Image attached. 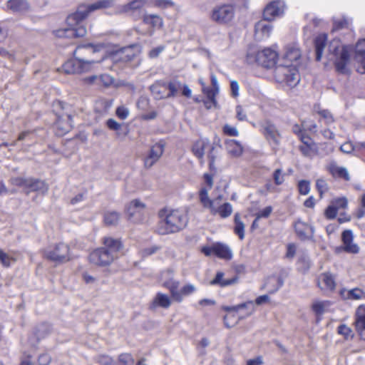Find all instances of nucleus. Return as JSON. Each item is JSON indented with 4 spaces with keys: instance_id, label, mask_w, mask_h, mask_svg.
Returning <instances> with one entry per match:
<instances>
[{
    "instance_id": "28",
    "label": "nucleus",
    "mask_w": 365,
    "mask_h": 365,
    "mask_svg": "<svg viewBox=\"0 0 365 365\" xmlns=\"http://www.w3.org/2000/svg\"><path fill=\"white\" fill-rule=\"evenodd\" d=\"M214 255L224 259H230L232 257L230 248L227 245L222 243L214 244Z\"/></svg>"
},
{
    "instance_id": "3",
    "label": "nucleus",
    "mask_w": 365,
    "mask_h": 365,
    "mask_svg": "<svg viewBox=\"0 0 365 365\" xmlns=\"http://www.w3.org/2000/svg\"><path fill=\"white\" fill-rule=\"evenodd\" d=\"M160 219L157 231L160 235L174 233L183 229L187 222L186 214L180 210L162 209L158 212Z\"/></svg>"
},
{
    "instance_id": "30",
    "label": "nucleus",
    "mask_w": 365,
    "mask_h": 365,
    "mask_svg": "<svg viewBox=\"0 0 365 365\" xmlns=\"http://www.w3.org/2000/svg\"><path fill=\"white\" fill-rule=\"evenodd\" d=\"M147 3V0H133L120 6L119 11L122 13H133L142 9Z\"/></svg>"
},
{
    "instance_id": "43",
    "label": "nucleus",
    "mask_w": 365,
    "mask_h": 365,
    "mask_svg": "<svg viewBox=\"0 0 365 365\" xmlns=\"http://www.w3.org/2000/svg\"><path fill=\"white\" fill-rule=\"evenodd\" d=\"M299 148L302 155L308 158L313 157L317 153V145L315 143L301 145Z\"/></svg>"
},
{
    "instance_id": "6",
    "label": "nucleus",
    "mask_w": 365,
    "mask_h": 365,
    "mask_svg": "<svg viewBox=\"0 0 365 365\" xmlns=\"http://www.w3.org/2000/svg\"><path fill=\"white\" fill-rule=\"evenodd\" d=\"M278 58V53L276 51L266 48L261 51L255 48H250L246 54L245 60L247 63H257L262 67L270 68L275 66Z\"/></svg>"
},
{
    "instance_id": "44",
    "label": "nucleus",
    "mask_w": 365,
    "mask_h": 365,
    "mask_svg": "<svg viewBox=\"0 0 365 365\" xmlns=\"http://www.w3.org/2000/svg\"><path fill=\"white\" fill-rule=\"evenodd\" d=\"M120 219V214L115 211H108L104 215V222L108 225H116Z\"/></svg>"
},
{
    "instance_id": "8",
    "label": "nucleus",
    "mask_w": 365,
    "mask_h": 365,
    "mask_svg": "<svg viewBox=\"0 0 365 365\" xmlns=\"http://www.w3.org/2000/svg\"><path fill=\"white\" fill-rule=\"evenodd\" d=\"M163 285L169 289L172 299L177 302H181L184 297L190 295L196 291V287L191 284H185L179 290L180 282L173 279L164 282Z\"/></svg>"
},
{
    "instance_id": "35",
    "label": "nucleus",
    "mask_w": 365,
    "mask_h": 365,
    "mask_svg": "<svg viewBox=\"0 0 365 365\" xmlns=\"http://www.w3.org/2000/svg\"><path fill=\"white\" fill-rule=\"evenodd\" d=\"M327 36L325 34L319 35L315 39L316 60L319 61L325 47Z\"/></svg>"
},
{
    "instance_id": "17",
    "label": "nucleus",
    "mask_w": 365,
    "mask_h": 365,
    "mask_svg": "<svg viewBox=\"0 0 365 365\" xmlns=\"http://www.w3.org/2000/svg\"><path fill=\"white\" fill-rule=\"evenodd\" d=\"M300 57L301 51L296 44L287 45L282 54L283 63L295 64L297 66Z\"/></svg>"
},
{
    "instance_id": "31",
    "label": "nucleus",
    "mask_w": 365,
    "mask_h": 365,
    "mask_svg": "<svg viewBox=\"0 0 365 365\" xmlns=\"http://www.w3.org/2000/svg\"><path fill=\"white\" fill-rule=\"evenodd\" d=\"M210 79L212 88L204 87V93L210 99L212 103H215V96L219 92L218 82L214 74H211Z\"/></svg>"
},
{
    "instance_id": "10",
    "label": "nucleus",
    "mask_w": 365,
    "mask_h": 365,
    "mask_svg": "<svg viewBox=\"0 0 365 365\" xmlns=\"http://www.w3.org/2000/svg\"><path fill=\"white\" fill-rule=\"evenodd\" d=\"M12 185L21 187L29 192H38L46 194L48 190V185L43 180L34 178H14L11 180Z\"/></svg>"
},
{
    "instance_id": "36",
    "label": "nucleus",
    "mask_w": 365,
    "mask_h": 365,
    "mask_svg": "<svg viewBox=\"0 0 365 365\" xmlns=\"http://www.w3.org/2000/svg\"><path fill=\"white\" fill-rule=\"evenodd\" d=\"M16 262L14 252H6L0 248V263L4 267H9Z\"/></svg>"
},
{
    "instance_id": "23",
    "label": "nucleus",
    "mask_w": 365,
    "mask_h": 365,
    "mask_svg": "<svg viewBox=\"0 0 365 365\" xmlns=\"http://www.w3.org/2000/svg\"><path fill=\"white\" fill-rule=\"evenodd\" d=\"M339 294L343 299L365 300V291L361 288L341 289Z\"/></svg>"
},
{
    "instance_id": "48",
    "label": "nucleus",
    "mask_w": 365,
    "mask_h": 365,
    "mask_svg": "<svg viewBox=\"0 0 365 365\" xmlns=\"http://www.w3.org/2000/svg\"><path fill=\"white\" fill-rule=\"evenodd\" d=\"M317 113L320 116V120H323L326 124L329 125L334 123V117L328 110L320 109L317 110Z\"/></svg>"
},
{
    "instance_id": "21",
    "label": "nucleus",
    "mask_w": 365,
    "mask_h": 365,
    "mask_svg": "<svg viewBox=\"0 0 365 365\" xmlns=\"http://www.w3.org/2000/svg\"><path fill=\"white\" fill-rule=\"evenodd\" d=\"M262 132L268 141L275 145L278 144L279 133L274 124L269 121H264L262 124Z\"/></svg>"
},
{
    "instance_id": "53",
    "label": "nucleus",
    "mask_w": 365,
    "mask_h": 365,
    "mask_svg": "<svg viewBox=\"0 0 365 365\" xmlns=\"http://www.w3.org/2000/svg\"><path fill=\"white\" fill-rule=\"evenodd\" d=\"M348 201L346 197H339L332 202V205L339 209H345L347 207Z\"/></svg>"
},
{
    "instance_id": "57",
    "label": "nucleus",
    "mask_w": 365,
    "mask_h": 365,
    "mask_svg": "<svg viewBox=\"0 0 365 365\" xmlns=\"http://www.w3.org/2000/svg\"><path fill=\"white\" fill-rule=\"evenodd\" d=\"M296 251H297V246L294 243H289L287 245V252H286V257L287 259H293L294 257L295 256V254H296Z\"/></svg>"
},
{
    "instance_id": "52",
    "label": "nucleus",
    "mask_w": 365,
    "mask_h": 365,
    "mask_svg": "<svg viewBox=\"0 0 365 365\" xmlns=\"http://www.w3.org/2000/svg\"><path fill=\"white\" fill-rule=\"evenodd\" d=\"M273 179L277 185H282L284 181V175L282 169H277L273 173Z\"/></svg>"
},
{
    "instance_id": "24",
    "label": "nucleus",
    "mask_w": 365,
    "mask_h": 365,
    "mask_svg": "<svg viewBox=\"0 0 365 365\" xmlns=\"http://www.w3.org/2000/svg\"><path fill=\"white\" fill-rule=\"evenodd\" d=\"M232 210V206L230 203L225 202L220 205L219 200H217L216 203L214 204L210 211L212 215H219L222 218H227L231 215Z\"/></svg>"
},
{
    "instance_id": "61",
    "label": "nucleus",
    "mask_w": 365,
    "mask_h": 365,
    "mask_svg": "<svg viewBox=\"0 0 365 365\" xmlns=\"http://www.w3.org/2000/svg\"><path fill=\"white\" fill-rule=\"evenodd\" d=\"M272 212V207L267 206L257 214V219L268 217Z\"/></svg>"
},
{
    "instance_id": "20",
    "label": "nucleus",
    "mask_w": 365,
    "mask_h": 365,
    "mask_svg": "<svg viewBox=\"0 0 365 365\" xmlns=\"http://www.w3.org/2000/svg\"><path fill=\"white\" fill-rule=\"evenodd\" d=\"M317 285L322 291L333 292L336 288L335 277L330 272H324L319 275Z\"/></svg>"
},
{
    "instance_id": "59",
    "label": "nucleus",
    "mask_w": 365,
    "mask_h": 365,
    "mask_svg": "<svg viewBox=\"0 0 365 365\" xmlns=\"http://www.w3.org/2000/svg\"><path fill=\"white\" fill-rule=\"evenodd\" d=\"M337 207L331 205L326 209L324 214L328 219H334L337 215Z\"/></svg>"
},
{
    "instance_id": "49",
    "label": "nucleus",
    "mask_w": 365,
    "mask_h": 365,
    "mask_svg": "<svg viewBox=\"0 0 365 365\" xmlns=\"http://www.w3.org/2000/svg\"><path fill=\"white\" fill-rule=\"evenodd\" d=\"M316 187L319 193L320 198L322 197L323 195L327 192L329 190L328 184L324 179H318L316 182Z\"/></svg>"
},
{
    "instance_id": "47",
    "label": "nucleus",
    "mask_w": 365,
    "mask_h": 365,
    "mask_svg": "<svg viewBox=\"0 0 365 365\" xmlns=\"http://www.w3.org/2000/svg\"><path fill=\"white\" fill-rule=\"evenodd\" d=\"M283 280L279 277H272L268 279V281L266 284L267 287H269L270 284H274V287L271 288L269 292L274 293L277 292L281 287L283 285Z\"/></svg>"
},
{
    "instance_id": "37",
    "label": "nucleus",
    "mask_w": 365,
    "mask_h": 365,
    "mask_svg": "<svg viewBox=\"0 0 365 365\" xmlns=\"http://www.w3.org/2000/svg\"><path fill=\"white\" fill-rule=\"evenodd\" d=\"M331 305V302L328 300L315 301L312 303V309L317 315H322L327 312Z\"/></svg>"
},
{
    "instance_id": "19",
    "label": "nucleus",
    "mask_w": 365,
    "mask_h": 365,
    "mask_svg": "<svg viewBox=\"0 0 365 365\" xmlns=\"http://www.w3.org/2000/svg\"><path fill=\"white\" fill-rule=\"evenodd\" d=\"M264 18L256 23L255 26V36L257 40H263L269 38L272 31L273 26Z\"/></svg>"
},
{
    "instance_id": "5",
    "label": "nucleus",
    "mask_w": 365,
    "mask_h": 365,
    "mask_svg": "<svg viewBox=\"0 0 365 365\" xmlns=\"http://www.w3.org/2000/svg\"><path fill=\"white\" fill-rule=\"evenodd\" d=\"M352 51L351 46L342 45L339 39H334L329 42L327 58L334 63L337 72L343 74L349 73L348 66Z\"/></svg>"
},
{
    "instance_id": "34",
    "label": "nucleus",
    "mask_w": 365,
    "mask_h": 365,
    "mask_svg": "<svg viewBox=\"0 0 365 365\" xmlns=\"http://www.w3.org/2000/svg\"><path fill=\"white\" fill-rule=\"evenodd\" d=\"M356 327L359 331L365 330V305L358 307L356 311Z\"/></svg>"
},
{
    "instance_id": "55",
    "label": "nucleus",
    "mask_w": 365,
    "mask_h": 365,
    "mask_svg": "<svg viewBox=\"0 0 365 365\" xmlns=\"http://www.w3.org/2000/svg\"><path fill=\"white\" fill-rule=\"evenodd\" d=\"M338 332L343 335L346 339L352 336L351 329L345 324H341L338 327Z\"/></svg>"
},
{
    "instance_id": "25",
    "label": "nucleus",
    "mask_w": 365,
    "mask_h": 365,
    "mask_svg": "<svg viewBox=\"0 0 365 365\" xmlns=\"http://www.w3.org/2000/svg\"><path fill=\"white\" fill-rule=\"evenodd\" d=\"M6 6L13 12L21 14L31 10L30 4L26 0H9Z\"/></svg>"
},
{
    "instance_id": "38",
    "label": "nucleus",
    "mask_w": 365,
    "mask_h": 365,
    "mask_svg": "<svg viewBox=\"0 0 365 365\" xmlns=\"http://www.w3.org/2000/svg\"><path fill=\"white\" fill-rule=\"evenodd\" d=\"M209 190L207 187H201L199 191V199L203 207L210 210L217 199L210 200L208 196Z\"/></svg>"
},
{
    "instance_id": "51",
    "label": "nucleus",
    "mask_w": 365,
    "mask_h": 365,
    "mask_svg": "<svg viewBox=\"0 0 365 365\" xmlns=\"http://www.w3.org/2000/svg\"><path fill=\"white\" fill-rule=\"evenodd\" d=\"M119 365H134L135 360L130 354H122L118 357Z\"/></svg>"
},
{
    "instance_id": "1",
    "label": "nucleus",
    "mask_w": 365,
    "mask_h": 365,
    "mask_svg": "<svg viewBox=\"0 0 365 365\" xmlns=\"http://www.w3.org/2000/svg\"><path fill=\"white\" fill-rule=\"evenodd\" d=\"M114 5L113 0H100L91 4H80L76 11L67 18V27L56 30L55 35L58 38H79L84 36L87 30L83 21L93 12L110 8Z\"/></svg>"
},
{
    "instance_id": "40",
    "label": "nucleus",
    "mask_w": 365,
    "mask_h": 365,
    "mask_svg": "<svg viewBox=\"0 0 365 365\" xmlns=\"http://www.w3.org/2000/svg\"><path fill=\"white\" fill-rule=\"evenodd\" d=\"M68 121L67 122H63L61 118H58L56 122L55 129L57 135H63L70 130L72 125L71 124V118L69 115L68 116Z\"/></svg>"
},
{
    "instance_id": "64",
    "label": "nucleus",
    "mask_w": 365,
    "mask_h": 365,
    "mask_svg": "<svg viewBox=\"0 0 365 365\" xmlns=\"http://www.w3.org/2000/svg\"><path fill=\"white\" fill-rule=\"evenodd\" d=\"M32 356L29 354L24 353L21 358L20 365H34L31 361Z\"/></svg>"
},
{
    "instance_id": "42",
    "label": "nucleus",
    "mask_w": 365,
    "mask_h": 365,
    "mask_svg": "<svg viewBox=\"0 0 365 365\" xmlns=\"http://www.w3.org/2000/svg\"><path fill=\"white\" fill-rule=\"evenodd\" d=\"M235 227L234 232L238 235L240 240H243L245 237V225L240 219L239 213L235 215Z\"/></svg>"
},
{
    "instance_id": "46",
    "label": "nucleus",
    "mask_w": 365,
    "mask_h": 365,
    "mask_svg": "<svg viewBox=\"0 0 365 365\" xmlns=\"http://www.w3.org/2000/svg\"><path fill=\"white\" fill-rule=\"evenodd\" d=\"M167 87L169 90V93L167 95V97L170 98L177 96L178 91L182 89V84L180 81H173L168 83Z\"/></svg>"
},
{
    "instance_id": "63",
    "label": "nucleus",
    "mask_w": 365,
    "mask_h": 365,
    "mask_svg": "<svg viewBox=\"0 0 365 365\" xmlns=\"http://www.w3.org/2000/svg\"><path fill=\"white\" fill-rule=\"evenodd\" d=\"M354 149L355 147L351 142H346L340 147L341 151L344 153H351Z\"/></svg>"
},
{
    "instance_id": "41",
    "label": "nucleus",
    "mask_w": 365,
    "mask_h": 365,
    "mask_svg": "<svg viewBox=\"0 0 365 365\" xmlns=\"http://www.w3.org/2000/svg\"><path fill=\"white\" fill-rule=\"evenodd\" d=\"M153 303L158 307L167 309L171 304V299L167 294L158 293Z\"/></svg>"
},
{
    "instance_id": "26",
    "label": "nucleus",
    "mask_w": 365,
    "mask_h": 365,
    "mask_svg": "<svg viewBox=\"0 0 365 365\" xmlns=\"http://www.w3.org/2000/svg\"><path fill=\"white\" fill-rule=\"evenodd\" d=\"M328 170L334 178H343L346 181L350 180L349 174L346 168L338 166L335 162L329 163Z\"/></svg>"
},
{
    "instance_id": "33",
    "label": "nucleus",
    "mask_w": 365,
    "mask_h": 365,
    "mask_svg": "<svg viewBox=\"0 0 365 365\" xmlns=\"http://www.w3.org/2000/svg\"><path fill=\"white\" fill-rule=\"evenodd\" d=\"M209 145L207 140L200 139L195 141L192 145L193 154L199 159L202 160L205 155V149Z\"/></svg>"
},
{
    "instance_id": "50",
    "label": "nucleus",
    "mask_w": 365,
    "mask_h": 365,
    "mask_svg": "<svg viewBox=\"0 0 365 365\" xmlns=\"http://www.w3.org/2000/svg\"><path fill=\"white\" fill-rule=\"evenodd\" d=\"M114 83L113 76L108 74H103L98 76V85H102L105 87H109Z\"/></svg>"
},
{
    "instance_id": "12",
    "label": "nucleus",
    "mask_w": 365,
    "mask_h": 365,
    "mask_svg": "<svg viewBox=\"0 0 365 365\" xmlns=\"http://www.w3.org/2000/svg\"><path fill=\"white\" fill-rule=\"evenodd\" d=\"M140 53V48L138 46H130L123 48L114 53L110 57L106 58V60L110 59L114 63L118 62H128L133 60Z\"/></svg>"
},
{
    "instance_id": "9",
    "label": "nucleus",
    "mask_w": 365,
    "mask_h": 365,
    "mask_svg": "<svg viewBox=\"0 0 365 365\" xmlns=\"http://www.w3.org/2000/svg\"><path fill=\"white\" fill-rule=\"evenodd\" d=\"M44 256L48 259L57 263L68 262L72 257L69 246L64 243H58L48 247L44 250Z\"/></svg>"
},
{
    "instance_id": "16",
    "label": "nucleus",
    "mask_w": 365,
    "mask_h": 365,
    "mask_svg": "<svg viewBox=\"0 0 365 365\" xmlns=\"http://www.w3.org/2000/svg\"><path fill=\"white\" fill-rule=\"evenodd\" d=\"M223 309L226 312H240L245 311L243 313H240L239 319H243L247 317L251 316L255 311V303L252 301H247L235 306L224 307Z\"/></svg>"
},
{
    "instance_id": "18",
    "label": "nucleus",
    "mask_w": 365,
    "mask_h": 365,
    "mask_svg": "<svg viewBox=\"0 0 365 365\" xmlns=\"http://www.w3.org/2000/svg\"><path fill=\"white\" fill-rule=\"evenodd\" d=\"M164 151V145L160 143H155L150 149L148 155L144 158V164L146 168H151L157 163L162 156Z\"/></svg>"
},
{
    "instance_id": "15",
    "label": "nucleus",
    "mask_w": 365,
    "mask_h": 365,
    "mask_svg": "<svg viewBox=\"0 0 365 365\" xmlns=\"http://www.w3.org/2000/svg\"><path fill=\"white\" fill-rule=\"evenodd\" d=\"M342 245L339 250H341L349 254H357L360 248L359 245L354 242V235L351 230H346L341 234Z\"/></svg>"
},
{
    "instance_id": "2",
    "label": "nucleus",
    "mask_w": 365,
    "mask_h": 365,
    "mask_svg": "<svg viewBox=\"0 0 365 365\" xmlns=\"http://www.w3.org/2000/svg\"><path fill=\"white\" fill-rule=\"evenodd\" d=\"M102 244L103 246L93 250L88 259L93 264L100 267L109 266L120 257L123 245L120 239L112 237H103Z\"/></svg>"
},
{
    "instance_id": "4",
    "label": "nucleus",
    "mask_w": 365,
    "mask_h": 365,
    "mask_svg": "<svg viewBox=\"0 0 365 365\" xmlns=\"http://www.w3.org/2000/svg\"><path fill=\"white\" fill-rule=\"evenodd\" d=\"M99 46H94L92 44L80 45L74 51L75 58L67 61L62 66L66 73H81L88 72L93 68L95 63H99L101 60H87L82 56L84 53H90L98 51Z\"/></svg>"
},
{
    "instance_id": "27",
    "label": "nucleus",
    "mask_w": 365,
    "mask_h": 365,
    "mask_svg": "<svg viewBox=\"0 0 365 365\" xmlns=\"http://www.w3.org/2000/svg\"><path fill=\"white\" fill-rule=\"evenodd\" d=\"M225 148L228 154L234 158L240 157L243 152L242 145L235 140H227L225 141Z\"/></svg>"
},
{
    "instance_id": "32",
    "label": "nucleus",
    "mask_w": 365,
    "mask_h": 365,
    "mask_svg": "<svg viewBox=\"0 0 365 365\" xmlns=\"http://www.w3.org/2000/svg\"><path fill=\"white\" fill-rule=\"evenodd\" d=\"M224 273L222 272H217L215 277L210 281L211 285H218L222 287H227L237 282V278L233 277L231 279H224Z\"/></svg>"
},
{
    "instance_id": "56",
    "label": "nucleus",
    "mask_w": 365,
    "mask_h": 365,
    "mask_svg": "<svg viewBox=\"0 0 365 365\" xmlns=\"http://www.w3.org/2000/svg\"><path fill=\"white\" fill-rule=\"evenodd\" d=\"M299 191L302 195H307L310 190L309 182L306 180H301L298 185Z\"/></svg>"
},
{
    "instance_id": "14",
    "label": "nucleus",
    "mask_w": 365,
    "mask_h": 365,
    "mask_svg": "<svg viewBox=\"0 0 365 365\" xmlns=\"http://www.w3.org/2000/svg\"><path fill=\"white\" fill-rule=\"evenodd\" d=\"M127 212L133 222H140L145 218V205L140 200H133L129 203Z\"/></svg>"
},
{
    "instance_id": "11",
    "label": "nucleus",
    "mask_w": 365,
    "mask_h": 365,
    "mask_svg": "<svg viewBox=\"0 0 365 365\" xmlns=\"http://www.w3.org/2000/svg\"><path fill=\"white\" fill-rule=\"evenodd\" d=\"M235 10L232 5L224 4L215 6L211 14V19L219 24H227L234 17Z\"/></svg>"
},
{
    "instance_id": "29",
    "label": "nucleus",
    "mask_w": 365,
    "mask_h": 365,
    "mask_svg": "<svg viewBox=\"0 0 365 365\" xmlns=\"http://www.w3.org/2000/svg\"><path fill=\"white\" fill-rule=\"evenodd\" d=\"M355 58L361 63L362 71L361 73H365V38L359 40L356 46Z\"/></svg>"
},
{
    "instance_id": "60",
    "label": "nucleus",
    "mask_w": 365,
    "mask_h": 365,
    "mask_svg": "<svg viewBox=\"0 0 365 365\" xmlns=\"http://www.w3.org/2000/svg\"><path fill=\"white\" fill-rule=\"evenodd\" d=\"M106 125L110 130L115 131H118L121 128V124L113 118H110L106 121Z\"/></svg>"
},
{
    "instance_id": "62",
    "label": "nucleus",
    "mask_w": 365,
    "mask_h": 365,
    "mask_svg": "<svg viewBox=\"0 0 365 365\" xmlns=\"http://www.w3.org/2000/svg\"><path fill=\"white\" fill-rule=\"evenodd\" d=\"M51 361V357L48 354H42L38 358L39 365H48Z\"/></svg>"
},
{
    "instance_id": "22",
    "label": "nucleus",
    "mask_w": 365,
    "mask_h": 365,
    "mask_svg": "<svg viewBox=\"0 0 365 365\" xmlns=\"http://www.w3.org/2000/svg\"><path fill=\"white\" fill-rule=\"evenodd\" d=\"M294 230L297 236L302 240L312 238L314 234V228L299 220L294 223Z\"/></svg>"
},
{
    "instance_id": "7",
    "label": "nucleus",
    "mask_w": 365,
    "mask_h": 365,
    "mask_svg": "<svg viewBox=\"0 0 365 365\" xmlns=\"http://www.w3.org/2000/svg\"><path fill=\"white\" fill-rule=\"evenodd\" d=\"M274 77L279 83L284 84L289 87L297 86L300 76L295 64L282 63L274 68Z\"/></svg>"
},
{
    "instance_id": "39",
    "label": "nucleus",
    "mask_w": 365,
    "mask_h": 365,
    "mask_svg": "<svg viewBox=\"0 0 365 365\" xmlns=\"http://www.w3.org/2000/svg\"><path fill=\"white\" fill-rule=\"evenodd\" d=\"M143 22L155 29H160L163 25V19L155 14H145L143 16Z\"/></svg>"
},
{
    "instance_id": "58",
    "label": "nucleus",
    "mask_w": 365,
    "mask_h": 365,
    "mask_svg": "<svg viewBox=\"0 0 365 365\" xmlns=\"http://www.w3.org/2000/svg\"><path fill=\"white\" fill-rule=\"evenodd\" d=\"M115 113L119 118L124 120L128 116L129 110L124 106H120L116 109Z\"/></svg>"
},
{
    "instance_id": "13",
    "label": "nucleus",
    "mask_w": 365,
    "mask_h": 365,
    "mask_svg": "<svg viewBox=\"0 0 365 365\" xmlns=\"http://www.w3.org/2000/svg\"><path fill=\"white\" fill-rule=\"evenodd\" d=\"M285 8L286 5L283 0H273L264 8L263 16L267 21H273L284 14Z\"/></svg>"
},
{
    "instance_id": "54",
    "label": "nucleus",
    "mask_w": 365,
    "mask_h": 365,
    "mask_svg": "<svg viewBox=\"0 0 365 365\" xmlns=\"http://www.w3.org/2000/svg\"><path fill=\"white\" fill-rule=\"evenodd\" d=\"M223 131H224L225 134H226L229 136L236 137V136H238V135H239V132H238L237 129L235 127L230 125L228 124H226L224 125Z\"/></svg>"
},
{
    "instance_id": "45",
    "label": "nucleus",
    "mask_w": 365,
    "mask_h": 365,
    "mask_svg": "<svg viewBox=\"0 0 365 365\" xmlns=\"http://www.w3.org/2000/svg\"><path fill=\"white\" fill-rule=\"evenodd\" d=\"M349 26V21L344 17L334 18L333 19V31H339L343 29H347Z\"/></svg>"
}]
</instances>
